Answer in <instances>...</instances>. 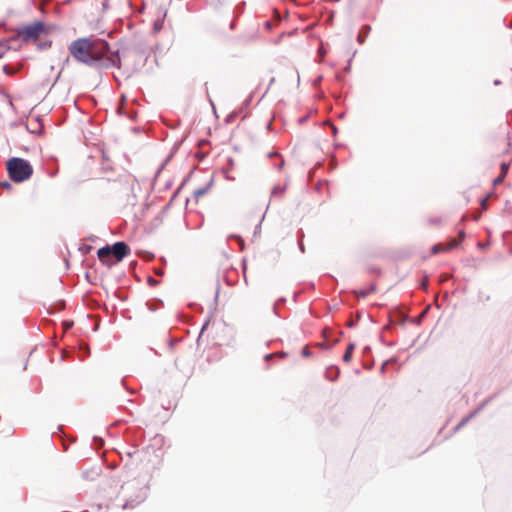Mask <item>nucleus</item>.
Masks as SVG:
<instances>
[{
  "instance_id": "nucleus-1",
  "label": "nucleus",
  "mask_w": 512,
  "mask_h": 512,
  "mask_svg": "<svg viewBox=\"0 0 512 512\" xmlns=\"http://www.w3.org/2000/svg\"><path fill=\"white\" fill-rule=\"evenodd\" d=\"M108 51V43L102 39L79 38L69 46L71 56L86 65H93L100 61L115 64L114 57L108 55Z\"/></svg>"
},
{
  "instance_id": "nucleus-2",
  "label": "nucleus",
  "mask_w": 512,
  "mask_h": 512,
  "mask_svg": "<svg viewBox=\"0 0 512 512\" xmlns=\"http://www.w3.org/2000/svg\"><path fill=\"white\" fill-rule=\"evenodd\" d=\"M129 253V247L125 242H116L113 246H105L97 251L99 260L106 266H113L121 261Z\"/></svg>"
},
{
  "instance_id": "nucleus-3",
  "label": "nucleus",
  "mask_w": 512,
  "mask_h": 512,
  "mask_svg": "<svg viewBox=\"0 0 512 512\" xmlns=\"http://www.w3.org/2000/svg\"><path fill=\"white\" fill-rule=\"evenodd\" d=\"M7 171L13 182L20 183L32 176L33 167L27 160L15 157L7 162Z\"/></svg>"
},
{
  "instance_id": "nucleus-4",
  "label": "nucleus",
  "mask_w": 512,
  "mask_h": 512,
  "mask_svg": "<svg viewBox=\"0 0 512 512\" xmlns=\"http://www.w3.org/2000/svg\"><path fill=\"white\" fill-rule=\"evenodd\" d=\"M49 33L48 27L41 21L24 26L17 31V36L24 42H36L42 35Z\"/></svg>"
},
{
  "instance_id": "nucleus-5",
  "label": "nucleus",
  "mask_w": 512,
  "mask_h": 512,
  "mask_svg": "<svg viewBox=\"0 0 512 512\" xmlns=\"http://www.w3.org/2000/svg\"><path fill=\"white\" fill-rule=\"evenodd\" d=\"M458 245V241L455 238L449 240L447 244L439 243L433 246L432 253L437 254L439 252H444L453 249Z\"/></svg>"
},
{
  "instance_id": "nucleus-6",
  "label": "nucleus",
  "mask_w": 512,
  "mask_h": 512,
  "mask_svg": "<svg viewBox=\"0 0 512 512\" xmlns=\"http://www.w3.org/2000/svg\"><path fill=\"white\" fill-rule=\"evenodd\" d=\"M212 184H213V180L211 179V180H210L207 184H205L203 187L197 188V189H195V190L193 191V193H192V198L194 199V201H195L196 203H198V202H199V200H200V198H201L202 196L206 195V194L209 192V190H210V188H211Z\"/></svg>"
},
{
  "instance_id": "nucleus-7",
  "label": "nucleus",
  "mask_w": 512,
  "mask_h": 512,
  "mask_svg": "<svg viewBox=\"0 0 512 512\" xmlns=\"http://www.w3.org/2000/svg\"><path fill=\"white\" fill-rule=\"evenodd\" d=\"M267 157L270 158V159H277V161H275L274 163V167L277 169V170H281L284 166V159L282 158V156L274 151V152H269L267 154Z\"/></svg>"
},
{
  "instance_id": "nucleus-8",
  "label": "nucleus",
  "mask_w": 512,
  "mask_h": 512,
  "mask_svg": "<svg viewBox=\"0 0 512 512\" xmlns=\"http://www.w3.org/2000/svg\"><path fill=\"white\" fill-rule=\"evenodd\" d=\"M10 50V39L0 40V58Z\"/></svg>"
},
{
  "instance_id": "nucleus-9",
  "label": "nucleus",
  "mask_w": 512,
  "mask_h": 512,
  "mask_svg": "<svg viewBox=\"0 0 512 512\" xmlns=\"http://www.w3.org/2000/svg\"><path fill=\"white\" fill-rule=\"evenodd\" d=\"M355 349V344L354 343H350L348 346H347V349L343 355V361L346 362V363H349L352 359V354H353V351Z\"/></svg>"
},
{
  "instance_id": "nucleus-10",
  "label": "nucleus",
  "mask_w": 512,
  "mask_h": 512,
  "mask_svg": "<svg viewBox=\"0 0 512 512\" xmlns=\"http://www.w3.org/2000/svg\"><path fill=\"white\" fill-rule=\"evenodd\" d=\"M285 193V187L275 186L271 192L273 198H282Z\"/></svg>"
},
{
  "instance_id": "nucleus-11",
  "label": "nucleus",
  "mask_w": 512,
  "mask_h": 512,
  "mask_svg": "<svg viewBox=\"0 0 512 512\" xmlns=\"http://www.w3.org/2000/svg\"><path fill=\"white\" fill-rule=\"evenodd\" d=\"M508 168H509V165H508V164H506V163H502V164H501V174H502L503 176H506L507 171H508Z\"/></svg>"
},
{
  "instance_id": "nucleus-12",
  "label": "nucleus",
  "mask_w": 512,
  "mask_h": 512,
  "mask_svg": "<svg viewBox=\"0 0 512 512\" xmlns=\"http://www.w3.org/2000/svg\"><path fill=\"white\" fill-rule=\"evenodd\" d=\"M334 373V377L336 378L339 374V371L336 368H330L327 370V374Z\"/></svg>"
},
{
  "instance_id": "nucleus-13",
  "label": "nucleus",
  "mask_w": 512,
  "mask_h": 512,
  "mask_svg": "<svg viewBox=\"0 0 512 512\" xmlns=\"http://www.w3.org/2000/svg\"><path fill=\"white\" fill-rule=\"evenodd\" d=\"M469 420V418H464L457 426H456V430L460 429L461 427H463L467 421Z\"/></svg>"
},
{
  "instance_id": "nucleus-14",
  "label": "nucleus",
  "mask_w": 512,
  "mask_h": 512,
  "mask_svg": "<svg viewBox=\"0 0 512 512\" xmlns=\"http://www.w3.org/2000/svg\"><path fill=\"white\" fill-rule=\"evenodd\" d=\"M504 177H505V176H503L502 174H501L499 177H497V178L494 180V185L500 184V183L503 181Z\"/></svg>"
},
{
  "instance_id": "nucleus-15",
  "label": "nucleus",
  "mask_w": 512,
  "mask_h": 512,
  "mask_svg": "<svg viewBox=\"0 0 512 512\" xmlns=\"http://www.w3.org/2000/svg\"><path fill=\"white\" fill-rule=\"evenodd\" d=\"M328 377H329L330 379H332V380H333V379H335V377H334V373H330V374H328Z\"/></svg>"
},
{
  "instance_id": "nucleus-16",
  "label": "nucleus",
  "mask_w": 512,
  "mask_h": 512,
  "mask_svg": "<svg viewBox=\"0 0 512 512\" xmlns=\"http://www.w3.org/2000/svg\"><path fill=\"white\" fill-rule=\"evenodd\" d=\"M360 295H361L362 297H364V296H366V293H365V292H361V293H360Z\"/></svg>"
},
{
  "instance_id": "nucleus-17",
  "label": "nucleus",
  "mask_w": 512,
  "mask_h": 512,
  "mask_svg": "<svg viewBox=\"0 0 512 512\" xmlns=\"http://www.w3.org/2000/svg\"><path fill=\"white\" fill-rule=\"evenodd\" d=\"M303 354H304V355H308V351L305 349V350L303 351Z\"/></svg>"
}]
</instances>
